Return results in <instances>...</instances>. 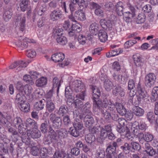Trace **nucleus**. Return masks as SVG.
Here are the masks:
<instances>
[{
    "label": "nucleus",
    "instance_id": "obj_33",
    "mask_svg": "<svg viewBox=\"0 0 158 158\" xmlns=\"http://www.w3.org/2000/svg\"><path fill=\"white\" fill-rule=\"evenodd\" d=\"M36 122L34 120L31 118H27L26 121V125L27 128H33L35 127Z\"/></svg>",
    "mask_w": 158,
    "mask_h": 158
},
{
    "label": "nucleus",
    "instance_id": "obj_53",
    "mask_svg": "<svg viewBox=\"0 0 158 158\" xmlns=\"http://www.w3.org/2000/svg\"><path fill=\"white\" fill-rule=\"evenodd\" d=\"M77 4L80 8L83 9L87 8L88 6V4L84 0H78Z\"/></svg>",
    "mask_w": 158,
    "mask_h": 158
},
{
    "label": "nucleus",
    "instance_id": "obj_15",
    "mask_svg": "<svg viewBox=\"0 0 158 158\" xmlns=\"http://www.w3.org/2000/svg\"><path fill=\"white\" fill-rule=\"evenodd\" d=\"M139 135H142L143 137L139 140V142L141 143V140H143V138L146 142H151L154 139V135L153 134L149 132H146L143 134V133H139Z\"/></svg>",
    "mask_w": 158,
    "mask_h": 158
},
{
    "label": "nucleus",
    "instance_id": "obj_60",
    "mask_svg": "<svg viewBox=\"0 0 158 158\" xmlns=\"http://www.w3.org/2000/svg\"><path fill=\"white\" fill-rule=\"evenodd\" d=\"M105 9L108 11L113 10L114 8V5L111 2H107L104 5Z\"/></svg>",
    "mask_w": 158,
    "mask_h": 158
},
{
    "label": "nucleus",
    "instance_id": "obj_25",
    "mask_svg": "<svg viewBox=\"0 0 158 158\" xmlns=\"http://www.w3.org/2000/svg\"><path fill=\"white\" fill-rule=\"evenodd\" d=\"M20 110L24 113L28 112L30 110V104L25 101L23 103H21L18 105Z\"/></svg>",
    "mask_w": 158,
    "mask_h": 158
},
{
    "label": "nucleus",
    "instance_id": "obj_44",
    "mask_svg": "<svg viewBox=\"0 0 158 158\" xmlns=\"http://www.w3.org/2000/svg\"><path fill=\"white\" fill-rule=\"evenodd\" d=\"M58 136L60 138H65L67 136L68 131L65 129H61L57 130Z\"/></svg>",
    "mask_w": 158,
    "mask_h": 158
},
{
    "label": "nucleus",
    "instance_id": "obj_32",
    "mask_svg": "<svg viewBox=\"0 0 158 158\" xmlns=\"http://www.w3.org/2000/svg\"><path fill=\"white\" fill-rule=\"evenodd\" d=\"M131 145V143L129 144L127 143H125L123 145L120 147V149L123 152L127 154H129L130 152H132Z\"/></svg>",
    "mask_w": 158,
    "mask_h": 158
},
{
    "label": "nucleus",
    "instance_id": "obj_46",
    "mask_svg": "<svg viewBox=\"0 0 158 158\" xmlns=\"http://www.w3.org/2000/svg\"><path fill=\"white\" fill-rule=\"evenodd\" d=\"M48 123L49 121L46 120L41 124L40 129L42 133H46L47 132L48 128Z\"/></svg>",
    "mask_w": 158,
    "mask_h": 158
},
{
    "label": "nucleus",
    "instance_id": "obj_51",
    "mask_svg": "<svg viewBox=\"0 0 158 158\" xmlns=\"http://www.w3.org/2000/svg\"><path fill=\"white\" fill-rule=\"evenodd\" d=\"M83 110H84L82 111V113H81L79 116L80 119H82L83 118L85 113V115H92V114L90 108H85V109H83Z\"/></svg>",
    "mask_w": 158,
    "mask_h": 158
},
{
    "label": "nucleus",
    "instance_id": "obj_16",
    "mask_svg": "<svg viewBox=\"0 0 158 158\" xmlns=\"http://www.w3.org/2000/svg\"><path fill=\"white\" fill-rule=\"evenodd\" d=\"M145 152L149 156H153L156 154V151L148 143H145L144 146Z\"/></svg>",
    "mask_w": 158,
    "mask_h": 158
},
{
    "label": "nucleus",
    "instance_id": "obj_35",
    "mask_svg": "<svg viewBox=\"0 0 158 158\" xmlns=\"http://www.w3.org/2000/svg\"><path fill=\"white\" fill-rule=\"evenodd\" d=\"M44 94L43 90L41 89H36L32 94V97L34 98H40Z\"/></svg>",
    "mask_w": 158,
    "mask_h": 158
},
{
    "label": "nucleus",
    "instance_id": "obj_64",
    "mask_svg": "<svg viewBox=\"0 0 158 158\" xmlns=\"http://www.w3.org/2000/svg\"><path fill=\"white\" fill-rule=\"evenodd\" d=\"M8 131L13 135L15 136V137H16L17 138L19 136L18 133L15 129L10 127L8 128Z\"/></svg>",
    "mask_w": 158,
    "mask_h": 158
},
{
    "label": "nucleus",
    "instance_id": "obj_18",
    "mask_svg": "<svg viewBox=\"0 0 158 158\" xmlns=\"http://www.w3.org/2000/svg\"><path fill=\"white\" fill-rule=\"evenodd\" d=\"M117 112L121 115H124L126 114L127 110L124 106L121 103L115 102L114 104Z\"/></svg>",
    "mask_w": 158,
    "mask_h": 158
},
{
    "label": "nucleus",
    "instance_id": "obj_62",
    "mask_svg": "<svg viewBox=\"0 0 158 158\" xmlns=\"http://www.w3.org/2000/svg\"><path fill=\"white\" fill-rule=\"evenodd\" d=\"M36 109L38 110H42L44 107V105L43 103L42 100H40L39 102H37L35 105Z\"/></svg>",
    "mask_w": 158,
    "mask_h": 158
},
{
    "label": "nucleus",
    "instance_id": "obj_5",
    "mask_svg": "<svg viewBox=\"0 0 158 158\" xmlns=\"http://www.w3.org/2000/svg\"><path fill=\"white\" fill-rule=\"evenodd\" d=\"M50 119L52 123V127L55 129L60 128L62 123L61 118L57 116L55 114L52 113L50 115Z\"/></svg>",
    "mask_w": 158,
    "mask_h": 158
},
{
    "label": "nucleus",
    "instance_id": "obj_61",
    "mask_svg": "<svg viewBox=\"0 0 158 158\" xmlns=\"http://www.w3.org/2000/svg\"><path fill=\"white\" fill-rule=\"evenodd\" d=\"M13 124L15 126L17 125L18 127L23 124L21 118L20 117H17L13 120Z\"/></svg>",
    "mask_w": 158,
    "mask_h": 158
},
{
    "label": "nucleus",
    "instance_id": "obj_1",
    "mask_svg": "<svg viewBox=\"0 0 158 158\" xmlns=\"http://www.w3.org/2000/svg\"><path fill=\"white\" fill-rule=\"evenodd\" d=\"M136 88L139 94L137 95V98L139 102L140 103L142 101L147 102V101H149L148 95L143 85H141L139 82Z\"/></svg>",
    "mask_w": 158,
    "mask_h": 158
},
{
    "label": "nucleus",
    "instance_id": "obj_42",
    "mask_svg": "<svg viewBox=\"0 0 158 158\" xmlns=\"http://www.w3.org/2000/svg\"><path fill=\"white\" fill-rule=\"evenodd\" d=\"M95 137L94 135L92 134H88L85 136V139L87 143H91L95 140Z\"/></svg>",
    "mask_w": 158,
    "mask_h": 158
},
{
    "label": "nucleus",
    "instance_id": "obj_38",
    "mask_svg": "<svg viewBox=\"0 0 158 158\" xmlns=\"http://www.w3.org/2000/svg\"><path fill=\"white\" fill-rule=\"evenodd\" d=\"M100 41L102 42H105L107 39V34L103 31H100L98 34Z\"/></svg>",
    "mask_w": 158,
    "mask_h": 158
},
{
    "label": "nucleus",
    "instance_id": "obj_17",
    "mask_svg": "<svg viewBox=\"0 0 158 158\" xmlns=\"http://www.w3.org/2000/svg\"><path fill=\"white\" fill-rule=\"evenodd\" d=\"M114 86V87L113 90V93L114 95L117 96L119 94L122 97L124 96L125 93L121 86L118 84Z\"/></svg>",
    "mask_w": 158,
    "mask_h": 158
},
{
    "label": "nucleus",
    "instance_id": "obj_10",
    "mask_svg": "<svg viewBox=\"0 0 158 158\" xmlns=\"http://www.w3.org/2000/svg\"><path fill=\"white\" fill-rule=\"evenodd\" d=\"M81 83V81L78 80L75 81L73 83L72 88L76 92H81L83 90L85 91L84 85Z\"/></svg>",
    "mask_w": 158,
    "mask_h": 158
},
{
    "label": "nucleus",
    "instance_id": "obj_28",
    "mask_svg": "<svg viewBox=\"0 0 158 158\" xmlns=\"http://www.w3.org/2000/svg\"><path fill=\"white\" fill-rule=\"evenodd\" d=\"M132 112L136 116L141 117L143 115L144 110L138 106H135L132 108Z\"/></svg>",
    "mask_w": 158,
    "mask_h": 158
},
{
    "label": "nucleus",
    "instance_id": "obj_11",
    "mask_svg": "<svg viewBox=\"0 0 158 158\" xmlns=\"http://www.w3.org/2000/svg\"><path fill=\"white\" fill-rule=\"evenodd\" d=\"M26 18L20 14H17L15 23L19 22V30L23 32L25 30Z\"/></svg>",
    "mask_w": 158,
    "mask_h": 158
},
{
    "label": "nucleus",
    "instance_id": "obj_20",
    "mask_svg": "<svg viewBox=\"0 0 158 158\" xmlns=\"http://www.w3.org/2000/svg\"><path fill=\"white\" fill-rule=\"evenodd\" d=\"M64 54L62 53H56L52 55L51 58L55 62L62 61L64 58Z\"/></svg>",
    "mask_w": 158,
    "mask_h": 158
},
{
    "label": "nucleus",
    "instance_id": "obj_55",
    "mask_svg": "<svg viewBox=\"0 0 158 158\" xmlns=\"http://www.w3.org/2000/svg\"><path fill=\"white\" fill-rule=\"evenodd\" d=\"M32 89L31 86L29 85H26L24 86V91L27 95L29 96L31 94Z\"/></svg>",
    "mask_w": 158,
    "mask_h": 158
},
{
    "label": "nucleus",
    "instance_id": "obj_9",
    "mask_svg": "<svg viewBox=\"0 0 158 158\" xmlns=\"http://www.w3.org/2000/svg\"><path fill=\"white\" fill-rule=\"evenodd\" d=\"M156 77L153 73L148 74L145 77V83L146 86L148 87L153 86L155 82Z\"/></svg>",
    "mask_w": 158,
    "mask_h": 158
},
{
    "label": "nucleus",
    "instance_id": "obj_59",
    "mask_svg": "<svg viewBox=\"0 0 158 158\" xmlns=\"http://www.w3.org/2000/svg\"><path fill=\"white\" fill-rule=\"evenodd\" d=\"M138 123L136 121L134 122L132 125L131 130L132 132L135 134L137 133L138 131Z\"/></svg>",
    "mask_w": 158,
    "mask_h": 158
},
{
    "label": "nucleus",
    "instance_id": "obj_12",
    "mask_svg": "<svg viewBox=\"0 0 158 158\" xmlns=\"http://www.w3.org/2000/svg\"><path fill=\"white\" fill-rule=\"evenodd\" d=\"M90 88L92 90V98L93 100V106L95 102H97L101 96V92L99 89L96 86L91 85Z\"/></svg>",
    "mask_w": 158,
    "mask_h": 158
},
{
    "label": "nucleus",
    "instance_id": "obj_14",
    "mask_svg": "<svg viewBox=\"0 0 158 158\" xmlns=\"http://www.w3.org/2000/svg\"><path fill=\"white\" fill-rule=\"evenodd\" d=\"M105 107H101L100 108H94L93 109L95 111H100L104 118L106 120H109L111 118V114L110 113L107 111L105 109Z\"/></svg>",
    "mask_w": 158,
    "mask_h": 158
},
{
    "label": "nucleus",
    "instance_id": "obj_24",
    "mask_svg": "<svg viewBox=\"0 0 158 158\" xmlns=\"http://www.w3.org/2000/svg\"><path fill=\"white\" fill-rule=\"evenodd\" d=\"M101 25L104 29L111 28L112 23L110 20L105 19H102L100 21Z\"/></svg>",
    "mask_w": 158,
    "mask_h": 158
},
{
    "label": "nucleus",
    "instance_id": "obj_40",
    "mask_svg": "<svg viewBox=\"0 0 158 158\" xmlns=\"http://www.w3.org/2000/svg\"><path fill=\"white\" fill-rule=\"evenodd\" d=\"M73 125L74 127L79 130H81L83 127L82 122L78 119H76L74 120Z\"/></svg>",
    "mask_w": 158,
    "mask_h": 158
},
{
    "label": "nucleus",
    "instance_id": "obj_36",
    "mask_svg": "<svg viewBox=\"0 0 158 158\" xmlns=\"http://www.w3.org/2000/svg\"><path fill=\"white\" fill-rule=\"evenodd\" d=\"M103 83L105 89L108 91H110L112 89L113 86H114L112 82L108 79H105Z\"/></svg>",
    "mask_w": 158,
    "mask_h": 158
},
{
    "label": "nucleus",
    "instance_id": "obj_13",
    "mask_svg": "<svg viewBox=\"0 0 158 158\" xmlns=\"http://www.w3.org/2000/svg\"><path fill=\"white\" fill-rule=\"evenodd\" d=\"M83 118L84 124L86 127L88 128L93 127L94 120L92 115H85Z\"/></svg>",
    "mask_w": 158,
    "mask_h": 158
},
{
    "label": "nucleus",
    "instance_id": "obj_6",
    "mask_svg": "<svg viewBox=\"0 0 158 158\" xmlns=\"http://www.w3.org/2000/svg\"><path fill=\"white\" fill-rule=\"evenodd\" d=\"M89 5L91 9L94 10V13L96 15L101 17L103 16L104 11L101 6L93 2H90Z\"/></svg>",
    "mask_w": 158,
    "mask_h": 158
},
{
    "label": "nucleus",
    "instance_id": "obj_63",
    "mask_svg": "<svg viewBox=\"0 0 158 158\" xmlns=\"http://www.w3.org/2000/svg\"><path fill=\"white\" fill-rule=\"evenodd\" d=\"M147 117L149 121L151 123L156 120L155 115L152 112H148L147 114Z\"/></svg>",
    "mask_w": 158,
    "mask_h": 158
},
{
    "label": "nucleus",
    "instance_id": "obj_39",
    "mask_svg": "<svg viewBox=\"0 0 158 158\" xmlns=\"http://www.w3.org/2000/svg\"><path fill=\"white\" fill-rule=\"evenodd\" d=\"M46 108L47 110L51 113L55 109L54 104L52 101H46Z\"/></svg>",
    "mask_w": 158,
    "mask_h": 158
},
{
    "label": "nucleus",
    "instance_id": "obj_54",
    "mask_svg": "<svg viewBox=\"0 0 158 158\" xmlns=\"http://www.w3.org/2000/svg\"><path fill=\"white\" fill-rule=\"evenodd\" d=\"M74 104L76 107L80 109L81 110H82L84 105L81 101L79 99H77L74 101Z\"/></svg>",
    "mask_w": 158,
    "mask_h": 158
},
{
    "label": "nucleus",
    "instance_id": "obj_49",
    "mask_svg": "<svg viewBox=\"0 0 158 158\" xmlns=\"http://www.w3.org/2000/svg\"><path fill=\"white\" fill-rule=\"evenodd\" d=\"M40 147L39 145H37L32 147L31 149V153L34 156H37L40 153Z\"/></svg>",
    "mask_w": 158,
    "mask_h": 158
},
{
    "label": "nucleus",
    "instance_id": "obj_3",
    "mask_svg": "<svg viewBox=\"0 0 158 158\" xmlns=\"http://www.w3.org/2000/svg\"><path fill=\"white\" fill-rule=\"evenodd\" d=\"M120 145V144L116 141L113 142L112 145H109L106 150V158H116V148Z\"/></svg>",
    "mask_w": 158,
    "mask_h": 158
},
{
    "label": "nucleus",
    "instance_id": "obj_52",
    "mask_svg": "<svg viewBox=\"0 0 158 158\" xmlns=\"http://www.w3.org/2000/svg\"><path fill=\"white\" fill-rule=\"evenodd\" d=\"M127 6L131 11L126 12L125 13H129V14L130 15V16H135V13L136 10L135 9L134 7L130 3L127 4Z\"/></svg>",
    "mask_w": 158,
    "mask_h": 158
},
{
    "label": "nucleus",
    "instance_id": "obj_31",
    "mask_svg": "<svg viewBox=\"0 0 158 158\" xmlns=\"http://www.w3.org/2000/svg\"><path fill=\"white\" fill-rule=\"evenodd\" d=\"M89 29L91 34L96 35L98 33L99 28L98 24L96 23H94L90 25Z\"/></svg>",
    "mask_w": 158,
    "mask_h": 158
},
{
    "label": "nucleus",
    "instance_id": "obj_58",
    "mask_svg": "<svg viewBox=\"0 0 158 158\" xmlns=\"http://www.w3.org/2000/svg\"><path fill=\"white\" fill-rule=\"evenodd\" d=\"M136 43L137 41L135 40H129L125 43L124 46L125 48H128L132 46Z\"/></svg>",
    "mask_w": 158,
    "mask_h": 158
},
{
    "label": "nucleus",
    "instance_id": "obj_21",
    "mask_svg": "<svg viewBox=\"0 0 158 158\" xmlns=\"http://www.w3.org/2000/svg\"><path fill=\"white\" fill-rule=\"evenodd\" d=\"M133 58L134 63L137 66L141 67L143 65V60L138 54L133 55Z\"/></svg>",
    "mask_w": 158,
    "mask_h": 158
},
{
    "label": "nucleus",
    "instance_id": "obj_22",
    "mask_svg": "<svg viewBox=\"0 0 158 158\" xmlns=\"http://www.w3.org/2000/svg\"><path fill=\"white\" fill-rule=\"evenodd\" d=\"M27 135L28 136H31L33 139H36L40 138L41 135L40 131L37 129H33L31 131H29Z\"/></svg>",
    "mask_w": 158,
    "mask_h": 158
},
{
    "label": "nucleus",
    "instance_id": "obj_19",
    "mask_svg": "<svg viewBox=\"0 0 158 158\" xmlns=\"http://www.w3.org/2000/svg\"><path fill=\"white\" fill-rule=\"evenodd\" d=\"M52 154V150L50 148H47L45 147H43L40 149V155L42 158H46L49 155Z\"/></svg>",
    "mask_w": 158,
    "mask_h": 158
},
{
    "label": "nucleus",
    "instance_id": "obj_37",
    "mask_svg": "<svg viewBox=\"0 0 158 158\" xmlns=\"http://www.w3.org/2000/svg\"><path fill=\"white\" fill-rule=\"evenodd\" d=\"M74 16L78 20L81 21L84 20L85 19V13L82 10H77L75 13Z\"/></svg>",
    "mask_w": 158,
    "mask_h": 158
},
{
    "label": "nucleus",
    "instance_id": "obj_30",
    "mask_svg": "<svg viewBox=\"0 0 158 158\" xmlns=\"http://www.w3.org/2000/svg\"><path fill=\"white\" fill-rule=\"evenodd\" d=\"M68 111L69 109L67 106L66 105H63L59 107L57 113L60 116H64L68 113Z\"/></svg>",
    "mask_w": 158,
    "mask_h": 158
},
{
    "label": "nucleus",
    "instance_id": "obj_26",
    "mask_svg": "<svg viewBox=\"0 0 158 158\" xmlns=\"http://www.w3.org/2000/svg\"><path fill=\"white\" fill-rule=\"evenodd\" d=\"M49 131L51 138V142H56L58 140L59 137L57 136L56 132L51 127H50Z\"/></svg>",
    "mask_w": 158,
    "mask_h": 158
},
{
    "label": "nucleus",
    "instance_id": "obj_41",
    "mask_svg": "<svg viewBox=\"0 0 158 158\" xmlns=\"http://www.w3.org/2000/svg\"><path fill=\"white\" fill-rule=\"evenodd\" d=\"M146 16L143 13H139L138 15L136 22L137 24H141L144 23L145 20Z\"/></svg>",
    "mask_w": 158,
    "mask_h": 158
},
{
    "label": "nucleus",
    "instance_id": "obj_48",
    "mask_svg": "<svg viewBox=\"0 0 158 158\" xmlns=\"http://www.w3.org/2000/svg\"><path fill=\"white\" fill-rule=\"evenodd\" d=\"M61 81H59V80L57 77H55L53 80V88H57V91L58 92L59 88L60 86Z\"/></svg>",
    "mask_w": 158,
    "mask_h": 158
},
{
    "label": "nucleus",
    "instance_id": "obj_57",
    "mask_svg": "<svg viewBox=\"0 0 158 158\" xmlns=\"http://www.w3.org/2000/svg\"><path fill=\"white\" fill-rule=\"evenodd\" d=\"M47 10L46 5L45 4L42 5L39 8V10L38 11V14L39 15L41 16Z\"/></svg>",
    "mask_w": 158,
    "mask_h": 158
},
{
    "label": "nucleus",
    "instance_id": "obj_56",
    "mask_svg": "<svg viewBox=\"0 0 158 158\" xmlns=\"http://www.w3.org/2000/svg\"><path fill=\"white\" fill-rule=\"evenodd\" d=\"M63 30L62 29H56L53 32V36L54 38H56L58 36H63Z\"/></svg>",
    "mask_w": 158,
    "mask_h": 158
},
{
    "label": "nucleus",
    "instance_id": "obj_29",
    "mask_svg": "<svg viewBox=\"0 0 158 158\" xmlns=\"http://www.w3.org/2000/svg\"><path fill=\"white\" fill-rule=\"evenodd\" d=\"M123 3L122 2H119L116 4L115 10L118 15H123Z\"/></svg>",
    "mask_w": 158,
    "mask_h": 158
},
{
    "label": "nucleus",
    "instance_id": "obj_2",
    "mask_svg": "<svg viewBox=\"0 0 158 158\" xmlns=\"http://www.w3.org/2000/svg\"><path fill=\"white\" fill-rule=\"evenodd\" d=\"M120 145V144L116 141L113 142L112 145H109L106 150V158H116V148Z\"/></svg>",
    "mask_w": 158,
    "mask_h": 158
},
{
    "label": "nucleus",
    "instance_id": "obj_47",
    "mask_svg": "<svg viewBox=\"0 0 158 158\" xmlns=\"http://www.w3.org/2000/svg\"><path fill=\"white\" fill-rule=\"evenodd\" d=\"M56 39L57 42L61 45H65L67 42L66 38L64 36H58Z\"/></svg>",
    "mask_w": 158,
    "mask_h": 158
},
{
    "label": "nucleus",
    "instance_id": "obj_4",
    "mask_svg": "<svg viewBox=\"0 0 158 158\" xmlns=\"http://www.w3.org/2000/svg\"><path fill=\"white\" fill-rule=\"evenodd\" d=\"M27 42L33 43L34 41L27 38H23L22 36L19 37V40L15 42V44L18 47L19 51H21L27 47L28 44Z\"/></svg>",
    "mask_w": 158,
    "mask_h": 158
},
{
    "label": "nucleus",
    "instance_id": "obj_34",
    "mask_svg": "<svg viewBox=\"0 0 158 158\" xmlns=\"http://www.w3.org/2000/svg\"><path fill=\"white\" fill-rule=\"evenodd\" d=\"M47 83V79L46 77H42L36 80L35 84L37 86L42 87L46 85Z\"/></svg>",
    "mask_w": 158,
    "mask_h": 158
},
{
    "label": "nucleus",
    "instance_id": "obj_27",
    "mask_svg": "<svg viewBox=\"0 0 158 158\" xmlns=\"http://www.w3.org/2000/svg\"><path fill=\"white\" fill-rule=\"evenodd\" d=\"M26 64L25 63H23L21 61H16L12 64L9 66V68L10 69H13L16 68L18 65H19L18 67L19 70H21L22 68H25L26 67Z\"/></svg>",
    "mask_w": 158,
    "mask_h": 158
},
{
    "label": "nucleus",
    "instance_id": "obj_45",
    "mask_svg": "<svg viewBox=\"0 0 158 158\" xmlns=\"http://www.w3.org/2000/svg\"><path fill=\"white\" fill-rule=\"evenodd\" d=\"M12 12L11 10H6L3 15V18L5 20L7 21L11 18L12 15Z\"/></svg>",
    "mask_w": 158,
    "mask_h": 158
},
{
    "label": "nucleus",
    "instance_id": "obj_7",
    "mask_svg": "<svg viewBox=\"0 0 158 158\" xmlns=\"http://www.w3.org/2000/svg\"><path fill=\"white\" fill-rule=\"evenodd\" d=\"M108 95L105 93H103L101 97L103 100V102H104V103H103L101 101H99V100H98V102H95L94 104V108H99L101 107H103L106 108L108 104H109L108 100Z\"/></svg>",
    "mask_w": 158,
    "mask_h": 158
},
{
    "label": "nucleus",
    "instance_id": "obj_50",
    "mask_svg": "<svg viewBox=\"0 0 158 158\" xmlns=\"http://www.w3.org/2000/svg\"><path fill=\"white\" fill-rule=\"evenodd\" d=\"M131 152H135V151H139L141 149L139 144L136 142H132L131 143Z\"/></svg>",
    "mask_w": 158,
    "mask_h": 158
},
{
    "label": "nucleus",
    "instance_id": "obj_43",
    "mask_svg": "<svg viewBox=\"0 0 158 158\" xmlns=\"http://www.w3.org/2000/svg\"><path fill=\"white\" fill-rule=\"evenodd\" d=\"M79 131V130H78V129L73 127H70L69 128L68 132L71 135L75 137H77L80 135Z\"/></svg>",
    "mask_w": 158,
    "mask_h": 158
},
{
    "label": "nucleus",
    "instance_id": "obj_23",
    "mask_svg": "<svg viewBox=\"0 0 158 158\" xmlns=\"http://www.w3.org/2000/svg\"><path fill=\"white\" fill-rule=\"evenodd\" d=\"M26 97L22 92H19L16 96L15 102L18 105L21 103H23L26 100Z\"/></svg>",
    "mask_w": 158,
    "mask_h": 158
},
{
    "label": "nucleus",
    "instance_id": "obj_8",
    "mask_svg": "<svg viewBox=\"0 0 158 158\" xmlns=\"http://www.w3.org/2000/svg\"><path fill=\"white\" fill-rule=\"evenodd\" d=\"M63 16V12L59 9H55L51 12L50 15V19L53 21L58 20L62 19Z\"/></svg>",
    "mask_w": 158,
    "mask_h": 158
}]
</instances>
